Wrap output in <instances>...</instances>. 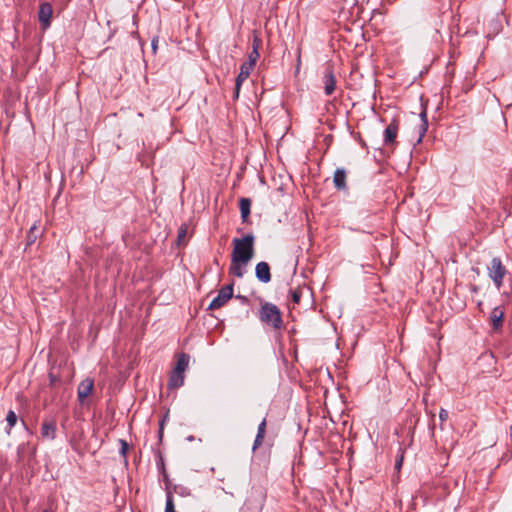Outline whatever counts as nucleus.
Listing matches in <instances>:
<instances>
[{"mask_svg":"<svg viewBox=\"0 0 512 512\" xmlns=\"http://www.w3.org/2000/svg\"><path fill=\"white\" fill-rule=\"evenodd\" d=\"M489 319L493 330H500L503 326L504 311L500 307H495L491 311Z\"/></svg>","mask_w":512,"mask_h":512,"instance_id":"11","label":"nucleus"},{"mask_svg":"<svg viewBox=\"0 0 512 512\" xmlns=\"http://www.w3.org/2000/svg\"><path fill=\"white\" fill-rule=\"evenodd\" d=\"M43 512H51V511H49V510H47V509H46V510H44Z\"/></svg>","mask_w":512,"mask_h":512,"instance_id":"34","label":"nucleus"},{"mask_svg":"<svg viewBox=\"0 0 512 512\" xmlns=\"http://www.w3.org/2000/svg\"><path fill=\"white\" fill-rule=\"evenodd\" d=\"M254 240L255 238L252 234L233 239V250L229 267V273L231 275L237 278L244 276L247 265L254 257Z\"/></svg>","mask_w":512,"mask_h":512,"instance_id":"1","label":"nucleus"},{"mask_svg":"<svg viewBox=\"0 0 512 512\" xmlns=\"http://www.w3.org/2000/svg\"><path fill=\"white\" fill-rule=\"evenodd\" d=\"M253 69H254V67H252L250 63H243L240 66V72L237 75L236 80H235V82L237 83L238 89H241L242 83L250 76Z\"/></svg>","mask_w":512,"mask_h":512,"instance_id":"14","label":"nucleus"},{"mask_svg":"<svg viewBox=\"0 0 512 512\" xmlns=\"http://www.w3.org/2000/svg\"><path fill=\"white\" fill-rule=\"evenodd\" d=\"M239 207L241 211V218L243 222H246L250 215L251 201L249 198H241L239 201Z\"/></svg>","mask_w":512,"mask_h":512,"instance_id":"17","label":"nucleus"},{"mask_svg":"<svg viewBox=\"0 0 512 512\" xmlns=\"http://www.w3.org/2000/svg\"><path fill=\"white\" fill-rule=\"evenodd\" d=\"M489 278L492 280L497 289L503 286L504 277L507 274V269L503 265L499 257H494L487 266Z\"/></svg>","mask_w":512,"mask_h":512,"instance_id":"3","label":"nucleus"},{"mask_svg":"<svg viewBox=\"0 0 512 512\" xmlns=\"http://www.w3.org/2000/svg\"><path fill=\"white\" fill-rule=\"evenodd\" d=\"M240 89L237 88V83L235 82V92H234V99H237L239 97Z\"/></svg>","mask_w":512,"mask_h":512,"instance_id":"30","label":"nucleus"},{"mask_svg":"<svg viewBox=\"0 0 512 512\" xmlns=\"http://www.w3.org/2000/svg\"><path fill=\"white\" fill-rule=\"evenodd\" d=\"M309 289L305 286L303 287H297L295 289H290L289 291V304L293 303L295 305H299L301 302V299L305 293H308Z\"/></svg>","mask_w":512,"mask_h":512,"instance_id":"15","label":"nucleus"},{"mask_svg":"<svg viewBox=\"0 0 512 512\" xmlns=\"http://www.w3.org/2000/svg\"><path fill=\"white\" fill-rule=\"evenodd\" d=\"M259 319L261 322L279 330L283 327L282 313L273 303L265 302L259 309Z\"/></svg>","mask_w":512,"mask_h":512,"instance_id":"2","label":"nucleus"},{"mask_svg":"<svg viewBox=\"0 0 512 512\" xmlns=\"http://www.w3.org/2000/svg\"><path fill=\"white\" fill-rule=\"evenodd\" d=\"M162 431H163V421L161 422V425H160V436H162Z\"/></svg>","mask_w":512,"mask_h":512,"instance_id":"32","label":"nucleus"},{"mask_svg":"<svg viewBox=\"0 0 512 512\" xmlns=\"http://www.w3.org/2000/svg\"><path fill=\"white\" fill-rule=\"evenodd\" d=\"M402 462H403V456H401L400 459H398L396 461L395 468L399 470L401 468V466H402Z\"/></svg>","mask_w":512,"mask_h":512,"instance_id":"28","label":"nucleus"},{"mask_svg":"<svg viewBox=\"0 0 512 512\" xmlns=\"http://www.w3.org/2000/svg\"><path fill=\"white\" fill-rule=\"evenodd\" d=\"M52 15V5L48 2L41 3L38 11V20L43 30H46L50 27Z\"/></svg>","mask_w":512,"mask_h":512,"instance_id":"5","label":"nucleus"},{"mask_svg":"<svg viewBox=\"0 0 512 512\" xmlns=\"http://www.w3.org/2000/svg\"><path fill=\"white\" fill-rule=\"evenodd\" d=\"M189 364V355L185 353H181L177 359L176 366L174 368L175 371L181 372L184 374Z\"/></svg>","mask_w":512,"mask_h":512,"instance_id":"18","label":"nucleus"},{"mask_svg":"<svg viewBox=\"0 0 512 512\" xmlns=\"http://www.w3.org/2000/svg\"><path fill=\"white\" fill-rule=\"evenodd\" d=\"M38 225L37 223H34L29 231H28V234H27V244L28 245H32L36 239L38 238Z\"/></svg>","mask_w":512,"mask_h":512,"instance_id":"20","label":"nucleus"},{"mask_svg":"<svg viewBox=\"0 0 512 512\" xmlns=\"http://www.w3.org/2000/svg\"><path fill=\"white\" fill-rule=\"evenodd\" d=\"M449 413L446 409L441 408L439 412V419L441 422H444L448 419Z\"/></svg>","mask_w":512,"mask_h":512,"instance_id":"27","label":"nucleus"},{"mask_svg":"<svg viewBox=\"0 0 512 512\" xmlns=\"http://www.w3.org/2000/svg\"><path fill=\"white\" fill-rule=\"evenodd\" d=\"M471 291H472V292H474V293H476V292L478 291V287H477V286H475V285H473V286L471 287Z\"/></svg>","mask_w":512,"mask_h":512,"instance_id":"31","label":"nucleus"},{"mask_svg":"<svg viewBox=\"0 0 512 512\" xmlns=\"http://www.w3.org/2000/svg\"><path fill=\"white\" fill-rule=\"evenodd\" d=\"M264 438H265V435L256 434V437H255V440L253 443V447H252L253 452L263 444Z\"/></svg>","mask_w":512,"mask_h":512,"instance_id":"23","label":"nucleus"},{"mask_svg":"<svg viewBox=\"0 0 512 512\" xmlns=\"http://www.w3.org/2000/svg\"><path fill=\"white\" fill-rule=\"evenodd\" d=\"M324 84V93L327 96L332 95L336 89V78L332 65H327L322 78Z\"/></svg>","mask_w":512,"mask_h":512,"instance_id":"6","label":"nucleus"},{"mask_svg":"<svg viewBox=\"0 0 512 512\" xmlns=\"http://www.w3.org/2000/svg\"><path fill=\"white\" fill-rule=\"evenodd\" d=\"M160 468H161V470H162V473H163L164 478H165V479H167V477H168V476H167V473H166V470H165V467H164V462H163V460H161Z\"/></svg>","mask_w":512,"mask_h":512,"instance_id":"29","label":"nucleus"},{"mask_svg":"<svg viewBox=\"0 0 512 512\" xmlns=\"http://www.w3.org/2000/svg\"><path fill=\"white\" fill-rule=\"evenodd\" d=\"M399 130V123L393 119L384 130V144L391 146L396 143V138Z\"/></svg>","mask_w":512,"mask_h":512,"instance_id":"8","label":"nucleus"},{"mask_svg":"<svg viewBox=\"0 0 512 512\" xmlns=\"http://www.w3.org/2000/svg\"><path fill=\"white\" fill-rule=\"evenodd\" d=\"M238 298H240V296H237ZM242 300H246V297H241Z\"/></svg>","mask_w":512,"mask_h":512,"instance_id":"33","label":"nucleus"},{"mask_svg":"<svg viewBox=\"0 0 512 512\" xmlns=\"http://www.w3.org/2000/svg\"><path fill=\"white\" fill-rule=\"evenodd\" d=\"M186 233H187V228L186 226H181L178 230V243L180 244L182 242V240L185 238L186 236Z\"/></svg>","mask_w":512,"mask_h":512,"instance_id":"26","label":"nucleus"},{"mask_svg":"<svg viewBox=\"0 0 512 512\" xmlns=\"http://www.w3.org/2000/svg\"><path fill=\"white\" fill-rule=\"evenodd\" d=\"M94 389V380L92 378H85L81 381L77 388V397L80 404H84L86 398L91 395Z\"/></svg>","mask_w":512,"mask_h":512,"instance_id":"7","label":"nucleus"},{"mask_svg":"<svg viewBox=\"0 0 512 512\" xmlns=\"http://www.w3.org/2000/svg\"><path fill=\"white\" fill-rule=\"evenodd\" d=\"M164 512H176L173 494L169 490L166 492V504Z\"/></svg>","mask_w":512,"mask_h":512,"instance_id":"21","label":"nucleus"},{"mask_svg":"<svg viewBox=\"0 0 512 512\" xmlns=\"http://www.w3.org/2000/svg\"><path fill=\"white\" fill-rule=\"evenodd\" d=\"M255 275L257 279L262 283H268L271 281L270 266L267 262H259L255 267Z\"/></svg>","mask_w":512,"mask_h":512,"instance_id":"10","label":"nucleus"},{"mask_svg":"<svg viewBox=\"0 0 512 512\" xmlns=\"http://www.w3.org/2000/svg\"><path fill=\"white\" fill-rule=\"evenodd\" d=\"M420 117H421V125H420V137H419V140L418 142H420L422 140V137L425 135L426 131H427V128H428V120H427V112H426V109H424L421 113H420Z\"/></svg>","mask_w":512,"mask_h":512,"instance_id":"19","label":"nucleus"},{"mask_svg":"<svg viewBox=\"0 0 512 512\" xmlns=\"http://www.w3.org/2000/svg\"><path fill=\"white\" fill-rule=\"evenodd\" d=\"M266 425H267L266 418H264L261 421V423L258 425L257 434L265 435L266 434Z\"/></svg>","mask_w":512,"mask_h":512,"instance_id":"25","label":"nucleus"},{"mask_svg":"<svg viewBox=\"0 0 512 512\" xmlns=\"http://www.w3.org/2000/svg\"><path fill=\"white\" fill-rule=\"evenodd\" d=\"M184 384V374L173 370L169 377L168 387L170 389L179 388Z\"/></svg>","mask_w":512,"mask_h":512,"instance_id":"16","label":"nucleus"},{"mask_svg":"<svg viewBox=\"0 0 512 512\" xmlns=\"http://www.w3.org/2000/svg\"><path fill=\"white\" fill-rule=\"evenodd\" d=\"M120 445H121V448H120V454L124 457V459L126 460L127 458V452H128V449H129V446H128V443L125 441V440H120Z\"/></svg>","mask_w":512,"mask_h":512,"instance_id":"24","label":"nucleus"},{"mask_svg":"<svg viewBox=\"0 0 512 512\" xmlns=\"http://www.w3.org/2000/svg\"><path fill=\"white\" fill-rule=\"evenodd\" d=\"M261 39L258 36H254L252 43V51L249 53L248 61L245 63H250L252 67H255V64L259 58V48L261 46Z\"/></svg>","mask_w":512,"mask_h":512,"instance_id":"12","label":"nucleus"},{"mask_svg":"<svg viewBox=\"0 0 512 512\" xmlns=\"http://www.w3.org/2000/svg\"><path fill=\"white\" fill-rule=\"evenodd\" d=\"M333 183L337 190L346 189V171L343 168H337L334 172Z\"/></svg>","mask_w":512,"mask_h":512,"instance_id":"13","label":"nucleus"},{"mask_svg":"<svg viewBox=\"0 0 512 512\" xmlns=\"http://www.w3.org/2000/svg\"><path fill=\"white\" fill-rule=\"evenodd\" d=\"M6 421L8 424V430L7 433H10V430L15 426L17 422V415L13 410H9L6 416Z\"/></svg>","mask_w":512,"mask_h":512,"instance_id":"22","label":"nucleus"},{"mask_svg":"<svg viewBox=\"0 0 512 512\" xmlns=\"http://www.w3.org/2000/svg\"><path fill=\"white\" fill-rule=\"evenodd\" d=\"M56 422L52 419L45 420L40 429V434L43 439L54 440L56 437Z\"/></svg>","mask_w":512,"mask_h":512,"instance_id":"9","label":"nucleus"},{"mask_svg":"<svg viewBox=\"0 0 512 512\" xmlns=\"http://www.w3.org/2000/svg\"><path fill=\"white\" fill-rule=\"evenodd\" d=\"M233 296V284L222 287L218 295L211 301L209 309L215 310L224 306Z\"/></svg>","mask_w":512,"mask_h":512,"instance_id":"4","label":"nucleus"}]
</instances>
